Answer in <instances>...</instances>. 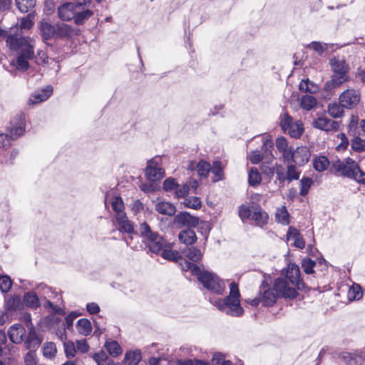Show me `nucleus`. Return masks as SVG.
Returning <instances> with one entry per match:
<instances>
[{
	"instance_id": "obj_1",
	"label": "nucleus",
	"mask_w": 365,
	"mask_h": 365,
	"mask_svg": "<svg viewBox=\"0 0 365 365\" xmlns=\"http://www.w3.org/2000/svg\"><path fill=\"white\" fill-rule=\"evenodd\" d=\"M7 46L11 50L20 51L10 65L17 71L25 72L29 68V61L34 58L35 41L27 36L9 37Z\"/></svg>"
},
{
	"instance_id": "obj_2",
	"label": "nucleus",
	"mask_w": 365,
	"mask_h": 365,
	"mask_svg": "<svg viewBox=\"0 0 365 365\" xmlns=\"http://www.w3.org/2000/svg\"><path fill=\"white\" fill-rule=\"evenodd\" d=\"M181 266L183 271H190L193 275L197 276L199 282L207 289L218 294L224 292L225 283L215 274L201 269L197 264L187 260H184Z\"/></svg>"
},
{
	"instance_id": "obj_3",
	"label": "nucleus",
	"mask_w": 365,
	"mask_h": 365,
	"mask_svg": "<svg viewBox=\"0 0 365 365\" xmlns=\"http://www.w3.org/2000/svg\"><path fill=\"white\" fill-rule=\"evenodd\" d=\"M240 292L238 285L232 282L230 284V294L223 299H218L215 305L217 309L233 317H240L244 313L243 308L240 306Z\"/></svg>"
},
{
	"instance_id": "obj_4",
	"label": "nucleus",
	"mask_w": 365,
	"mask_h": 365,
	"mask_svg": "<svg viewBox=\"0 0 365 365\" xmlns=\"http://www.w3.org/2000/svg\"><path fill=\"white\" fill-rule=\"evenodd\" d=\"M329 63L333 74L331 79L327 81L324 86V91L328 92L339 87L350 79L349 76V66L344 60L334 58L330 59Z\"/></svg>"
},
{
	"instance_id": "obj_5",
	"label": "nucleus",
	"mask_w": 365,
	"mask_h": 365,
	"mask_svg": "<svg viewBox=\"0 0 365 365\" xmlns=\"http://www.w3.org/2000/svg\"><path fill=\"white\" fill-rule=\"evenodd\" d=\"M139 232L143 242L150 252L158 254L164 249L165 241L157 232L153 231L148 223H140Z\"/></svg>"
},
{
	"instance_id": "obj_6",
	"label": "nucleus",
	"mask_w": 365,
	"mask_h": 365,
	"mask_svg": "<svg viewBox=\"0 0 365 365\" xmlns=\"http://www.w3.org/2000/svg\"><path fill=\"white\" fill-rule=\"evenodd\" d=\"M273 288L278 297L294 299L297 295V287L292 286L289 281L283 277H278L274 281Z\"/></svg>"
},
{
	"instance_id": "obj_7",
	"label": "nucleus",
	"mask_w": 365,
	"mask_h": 365,
	"mask_svg": "<svg viewBox=\"0 0 365 365\" xmlns=\"http://www.w3.org/2000/svg\"><path fill=\"white\" fill-rule=\"evenodd\" d=\"M311 153L309 149L306 146H300L295 150L292 148L291 152L287 154V159L284 162L287 163H295L302 166L306 164L310 158Z\"/></svg>"
},
{
	"instance_id": "obj_8",
	"label": "nucleus",
	"mask_w": 365,
	"mask_h": 365,
	"mask_svg": "<svg viewBox=\"0 0 365 365\" xmlns=\"http://www.w3.org/2000/svg\"><path fill=\"white\" fill-rule=\"evenodd\" d=\"M339 359L347 365H360L365 362V348L354 352L341 351Z\"/></svg>"
},
{
	"instance_id": "obj_9",
	"label": "nucleus",
	"mask_w": 365,
	"mask_h": 365,
	"mask_svg": "<svg viewBox=\"0 0 365 365\" xmlns=\"http://www.w3.org/2000/svg\"><path fill=\"white\" fill-rule=\"evenodd\" d=\"M339 101L344 108L351 109L359 103L360 101V93L354 88L346 89L340 94Z\"/></svg>"
},
{
	"instance_id": "obj_10",
	"label": "nucleus",
	"mask_w": 365,
	"mask_h": 365,
	"mask_svg": "<svg viewBox=\"0 0 365 365\" xmlns=\"http://www.w3.org/2000/svg\"><path fill=\"white\" fill-rule=\"evenodd\" d=\"M159 160L158 158H155L148 161L145 175L150 181L158 180L164 176V170L159 166Z\"/></svg>"
},
{
	"instance_id": "obj_11",
	"label": "nucleus",
	"mask_w": 365,
	"mask_h": 365,
	"mask_svg": "<svg viewBox=\"0 0 365 365\" xmlns=\"http://www.w3.org/2000/svg\"><path fill=\"white\" fill-rule=\"evenodd\" d=\"M26 118L24 115L19 114L11 120L9 135L12 140L16 139L25 132Z\"/></svg>"
},
{
	"instance_id": "obj_12",
	"label": "nucleus",
	"mask_w": 365,
	"mask_h": 365,
	"mask_svg": "<svg viewBox=\"0 0 365 365\" xmlns=\"http://www.w3.org/2000/svg\"><path fill=\"white\" fill-rule=\"evenodd\" d=\"M357 163L350 158H346L344 161H337L334 163L335 170L340 175L352 178Z\"/></svg>"
},
{
	"instance_id": "obj_13",
	"label": "nucleus",
	"mask_w": 365,
	"mask_h": 365,
	"mask_svg": "<svg viewBox=\"0 0 365 365\" xmlns=\"http://www.w3.org/2000/svg\"><path fill=\"white\" fill-rule=\"evenodd\" d=\"M287 279L292 286H294L298 289L304 288V284L300 279L299 268L295 264H289L285 272V275L283 277Z\"/></svg>"
},
{
	"instance_id": "obj_14",
	"label": "nucleus",
	"mask_w": 365,
	"mask_h": 365,
	"mask_svg": "<svg viewBox=\"0 0 365 365\" xmlns=\"http://www.w3.org/2000/svg\"><path fill=\"white\" fill-rule=\"evenodd\" d=\"M313 126L316 128L324 130H337L339 127V123L337 121L332 120L326 116H320L313 121Z\"/></svg>"
},
{
	"instance_id": "obj_15",
	"label": "nucleus",
	"mask_w": 365,
	"mask_h": 365,
	"mask_svg": "<svg viewBox=\"0 0 365 365\" xmlns=\"http://www.w3.org/2000/svg\"><path fill=\"white\" fill-rule=\"evenodd\" d=\"M53 89L51 86H47L41 91L34 93L28 100L29 105H35L46 101L53 93Z\"/></svg>"
},
{
	"instance_id": "obj_16",
	"label": "nucleus",
	"mask_w": 365,
	"mask_h": 365,
	"mask_svg": "<svg viewBox=\"0 0 365 365\" xmlns=\"http://www.w3.org/2000/svg\"><path fill=\"white\" fill-rule=\"evenodd\" d=\"M77 5L74 2L65 3L58 9V15L62 21H69L75 17Z\"/></svg>"
},
{
	"instance_id": "obj_17",
	"label": "nucleus",
	"mask_w": 365,
	"mask_h": 365,
	"mask_svg": "<svg viewBox=\"0 0 365 365\" xmlns=\"http://www.w3.org/2000/svg\"><path fill=\"white\" fill-rule=\"evenodd\" d=\"M76 34L75 29L63 22L55 24V38H69Z\"/></svg>"
},
{
	"instance_id": "obj_18",
	"label": "nucleus",
	"mask_w": 365,
	"mask_h": 365,
	"mask_svg": "<svg viewBox=\"0 0 365 365\" xmlns=\"http://www.w3.org/2000/svg\"><path fill=\"white\" fill-rule=\"evenodd\" d=\"M8 335L13 343L19 344L24 340V337L26 335V330L22 325L15 324L9 328Z\"/></svg>"
},
{
	"instance_id": "obj_19",
	"label": "nucleus",
	"mask_w": 365,
	"mask_h": 365,
	"mask_svg": "<svg viewBox=\"0 0 365 365\" xmlns=\"http://www.w3.org/2000/svg\"><path fill=\"white\" fill-rule=\"evenodd\" d=\"M115 218L120 232H124L129 235L135 233L133 223L128 219L126 214H118Z\"/></svg>"
},
{
	"instance_id": "obj_20",
	"label": "nucleus",
	"mask_w": 365,
	"mask_h": 365,
	"mask_svg": "<svg viewBox=\"0 0 365 365\" xmlns=\"http://www.w3.org/2000/svg\"><path fill=\"white\" fill-rule=\"evenodd\" d=\"M175 222L179 225L187 227H196L199 222L197 217L190 215L188 212H181L175 217Z\"/></svg>"
},
{
	"instance_id": "obj_21",
	"label": "nucleus",
	"mask_w": 365,
	"mask_h": 365,
	"mask_svg": "<svg viewBox=\"0 0 365 365\" xmlns=\"http://www.w3.org/2000/svg\"><path fill=\"white\" fill-rule=\"evenodd\" d=\"M41 34L43 40L55 38V24L52 25L46 20H42L39 24Z\"/></svg>"
},
{
	"instance_id": "obj_22",
	"label": "nucleus",
	"mask_w": 365,
	"mask_h": 365,
	"mask_svg": "<svg viewBox=\"0 0 365 365\" xmlns=\"http://www.w3.org/2000/svg\"><path fill=\"white\" fill-rule=\"evenodd\" d=\"M287 240L294 241V245L299 249H303L305 246V242L304 241L299 232L293 227H289L287 234Z\"/></svg>"
},
{
	"instance_id": "obj_23",
	"label": "nucleus",
	"mask_w": 365,
	"mask_h": 365,
	"mask_svg": "<svg viewBox=\"0 0 365 365\" xmlns=\"http://www.w3.org/2000/svg\"><path fill=\"white\" fill-rule=\"evenodd\" d=\"M155 208V210L161 215L173 216L176 212L175 206L170 202H159L156 203Z\"/></svg>"
},
{
	"instance_id": "obj_24",
	"label": "nucleus",
	"mask_w": 365,
	"mask_h": 365,
	"mask_svg": "<svg viewBox=\"0 0 365 365\" xmlns=\"http://www.w3.org/2000/svg\"><path fill=\"white\" fill-rule=\"evenodd\" d=\"M252 219L256 225L262 227L267 223L268 215L259 207H253Z\"/></svg>"
},
{
	"instance_id": "obj_25",
	"label": "nucleus",
	"mask_w": 365,
	"mask_h": 365,
	"mask_svg": "<svg viewBox=\"0 0 365 365\" xmlns=\"http://www.w3.org/2000/svg\"><path fill=\"white\" fill-rule=\"evenodd\" d=\"M178 239L181 243L192 245L196 242L197 236L192 230L187 228L179 232Z\"/></svg>"
},
{
	"instance_id": "obj_26",
	"label": "nucleus",
	"mask_w": 365,
	"mask_h": 365,
	"mask_svg": "<svg viewBox=\"0 0 365 365\" xmlns=\"http://www.w3.org/2000/svg\"><path fill=\"white\" fill-rule=\"evenodd\" d=\"M41 343V338L33 328H30L27 339L25 341L26 348L29 349H34L38 347Z\"/></svg>"
},
{
	"instance_id": "obj_27",
	"label": "nucleus",
	"mask_w": 365,
	"mask_h": 365,
	"mask_svg": "<svg viewBox=\"0 0 365 365\" xmlns=\"http://www.w3.org/2000/svg\"><path fill=\"white\" fill-rule=\"evenodd\" d=\"M182 252L188 259L194 262H199L203 255L202 250L193 246L184 249Z\"/></svg>"
},
{
	"instance_id": "obj_28",
	"label": "nucleus",
	"mask_w": 365,
	"mask_h": 365,
	"mask_svg": "<svg viewBox=\"0 0 365 365\" xmlns=\"http://www.w3.org/2000/svg\"><path fill=\"white\" fill-rule=\"evenodd\" d=\"M279 297L277 292L273 289H267L264 291L263 294L261 297V302L264 306L269 307L272 306L277 300V298Z\"/></svg>"
},
{
	"instance_id": "obj_29",
	"label": "nucleus",
	"mask_w": 365,
	"mask_h": 365,
	"mask_svg": "<svg viewBox=\"0 0 365 365\" xmlns=\"http://www.w3.org/2000/svg\"><path fill=\"white\" fill-rule=\"evenodd\" d=\"M74 21L76 24H82L83 22L93 15V12L89 9H84L81 5H77L75 12Z\"/></svg>"
},
{
	"instance_id": "obj_30",
	"label": "nucleus",
	"mask_w": 365,
	"mask_h": 365,
	"mask_svg": "<svg viewBox=\"0 0 365 365\" xmlns=\"http://www.w3.org/2000/svg\"><path fill=\"white\" fill-rule=\"evenodd\" d=\"M105 349L113 357H117L123 353V349L120 344L114 340L108 339L104 345Z\"/></svg>"
},
{
	"instance_id": "obj_31",
	"label": "nucleus",
	"mask_w": 365,
	"mask_h": 365,
	"mask_svg": "<svg viewBox=\"0 0 365 365\" xmlns=\"http://www.w3.org/2000/svg\"><path fill=\"white\" fill-rule=\"evenodd\" d=\"M195 168V163L193 162L190 163L188 169L194 170ZM196 168L198 175L200 177H207L208 173L210 172V164L205 160H200L197 165Z\"/></svg>"
},
{
	"instance_id": "obj_32",
	"label": "nucleus",
	"mask_w": 365,
	"mask_h": 365,
	"mask_svg": "<svg viewBox=\"0 0 365 365\" xmlns=\"http://www.w3.org/2000/svg\"><path fill=\"white\" fill-rule=\"evenodd\" d=\"M141 359L142 354L139 349L127 351L125 354V361L128 365H138Z\"/></svg>"
},
{
	"instance_id": "obj_33",
	"label": "nucleus",
	"mask_w": 365,
	"mask_h": 365,
	"mask_svg": "<svg viewBox=\"0 0 365 365\" xmlns=\"http://www.w3.org/2000/svg\"><path fill=\"white\" fill-rule=\"evenodd\" d=\"M76 329L79 334L88 336L92 331L91 323L87 319H81L77 322Z\"/></svg>"
},
{
	"instance_id": "obj_34",
	"label": "nucleus",
	"mask_w": 365,
	"mask_h": 365,
	"mask_svg": "<svg viewBox=\"0 0 365 365\" xmlns=\"http://www.w3.org/2000/svg\"><path fill=\"white\" fill-rule=\"evenodd\" d=\"M276 147L277 150L282 154L284 161L287 159V154H289L292 148L288 147L287 141L284 137L278 138L276 140Z\"/></svg>"
},
{
	"instance_id": "obj_35",
	"label": "nucleus",
	"mask_w": 365,
	"mask_h": 365,
	"mask_svg": "<svg viewBox=\"0 0 365 365\" xmlns=\"http://www.w3.org/2000/svg\"><path fill=\"white\" fill-rule=\"evenodd\" d=\"M344 106L339 102L332 103L328 106V113L333 118H338L344 115Z\"/></svg>"
},
{
	"instance_id": "obj_36",
	"label": "nucleus",
	"mask_w": 365,
	"mask_h": 365,
	"mask_svg": "<svg viewBox=\"0 0 365 365\" xmlns=\"http://www.w3.org/2000/svg\"><path fill=\"white\" fill-rule=\"evenodd\" d=\"M24 301L26 306L31 308H37L40 306L39 299L36 294L34 292L25 293L24 296Z\"/></svg>"
},
{
	"instance_id": "obj_37",
	"label": "nucleus",
	"mask_w": 365,
	"mask_h": 365,
	"mask_svg": "<svg viewBox=\"0 0 365 365\" xmlns=\"http://www.w3.org/2000/svg\"><path fill=\"white\" fill-rule=\"evenodd\" d=\"M317 101L314 96L305 95L301 98L300 106L306 110H310L317 105Z\"/></svg>"
},
{
	"instance_id": "obj_38",
	"label": "nucleus",
	"mask_w": 365,
	"mask_h": 365,
	"mask_svg": "<svg viewBox=\"0 0 365 365\" xmlns=\"http://www.w3.org/2000/svg\"><path fill=\"white\" fill-rule=\"evenodd\" d=\"M303 130L302 123L300 121H297L294 122L292 125L287 129L286 133L290 135V136L297 138L302 135Z\"/></svg>"
},
{
	"instance_id": "obj_39",
	"label": "nucleus",
	"mask_w": 365,
	"mask_h": 365,
	"mask_svg": "<svg viewBox=\"0 0 365 365\" xmlns=\"http://www.w3.org/2000/svg\"><path fill=\"white\" fill-rule=\"evenodd\" d=\"M329 165V161L325 156H319L314 158L313 166L314 169L319 172L327 170Z\"/></svg>"
},
{
	"instance_id": "obj_40",
	"label": "nucleus",
	"mask_w": 365,
	"mask_h": 365,
	"mask_svg": "<svg viewBox=\"0 0 365 365\" xmlns=\"http://www.w3.org/2000/svg\"><path fill=\"white\" fill-rule=\"evenodd\" d=\"M299 89L302 92L316 93L318 91V87L314 83L307 78L300 82Z\"/></svg>"
},
{
	"instance_id": "obj_41",
	"label": "nucleus",
	"mask_w": 365,
	"mask_h": 365,
	"mask_svg": "<svg viewBox=\"0 0 365 365\" xmlns=\"http://www.w3.org/2000/svg\"><path fill=\"white\" fill-rule=\"evenodd\" d=\"M275 217L277 221L282 225H288L289 223V215L284 206L277 210Z\"/></svg>"
},
{
	"instance_id": "obj_42",
	"label": "nucleus",
	"mask_w": 365,
	"mask_h": 365,
	"mask_svg": "<svg viewBox=\"0 0 365 365\" xmlns=\"http://www.w3.org/2000/svg\"><path fill=\"white\" fill-rule=\"evenodd\" d=\"M16 5L21 13H26L34 7L35 0H15Z\"/></svg>"
},
{
	"instance_id": "obj_43",
	"label": "nucleus",
	"mask_w": 365,
	"mask_h": 365,
	"mask_svg": "<svg viewBox=\"0 0 365 365\" xmlns=\"http://www.w3.org/2000/svg\"><path fill=\"white\" fill-rule=\"evenodd\" d=\"M262 178L256 168H252L248 173V182L250 185L255 186L261 182Z\"/></svg>"
},
{
	"instance_id": "obj_44",
	"label": "nucleus",
	"mask_w": 365,
	"mask_h": 365,
	"mask_svg": "<svg viewBox=\"0 0 365 365\" xmlns=\"http://www.w3.org/2000/svg\"><path fill=\"white\" fill-rule=\"evenodd\" d=\"M210 171L214 175L213 182H217L222 179L223 172L222 168V163L220 161H215L213 163L212 167H210Z\"/></svg>"
},
{
	"instance_id": "obj_45",
	"label": "nucleus",
	"mask_w": 365,
	"mask_h": 365,
	"mask_svg": "<svg viewBox=\"0 0 365 365\" xmlns=\"http://www.w3.org/2000/svg\"><path fill=\"white\" fill-rule=\"evenodd\" d=\"M287 180L290 182L298 180L300 175V171L297 170L296 165L292 163H287Z\"/></svg>"
},
{
	"instance_id": "obj_46",
	"label": "nucleus",
	"mask_w": 365,
	"mask_h": 365,
	"mask_svg": "<svg viewBox=\"0 0 365 365\" xmlns=\"http://www.w3.org/2000/svg\"><path fill=\"white\" fill-rule=\"evenodd\" d=\"M111 206L115 212V217L118 214H125L124 212V204L120 197L116 196L111 201Z\"/></svg>"
},
{
	"instance_id": "obj_47",
	"label": "nucleus",
	"mask_w": 365,
	"mask_h": 365,
	"mask_svg": "<svg viewBox=\"0 0 365 365\" xmlns=\"http://www.w3.org/2000/svg\"><path fill=\"white\" fill-rule=\"evenodd\" d=\"M6 309L8 311H16L21 308V302L19 297L15 296L6 301Z\"/></svg>"
},
{
	"instance_id": "obj_48",
	"label": "nucleus",
	"mask_w": 365,
	"mask_h": 365,
	"mask_svg": "<svg viewBox=\"0 0 365 365\" xmlns=\"http://www.w3.org/2000/svg\"><path fill=\"white\" fill-rule=\"evenodd\" d=\"M309 48L314 50L318 54L322 55L323 53L328 50V44L319 42V41H312L307 46Z\"/></svg>"
},
{
	"instance_id": "obj_49",
	"label": "nucleus",
	"mask_w": 365,
	"mask_h": 365,
	"mask_svg": "<svg viewBox=\"0 0 365 365\" xmlns=\"http://www.w3.org/2000/svg\"><path fill=\"white\" fill-rule=\"evenodd\" d=\"M56 354V347L54 343L48 342L43 346V354L45 357L51 359Z\"/></svg>"
},
{
	"instance_id": "obj_50",
	"label": "nucleus",
	"mask_w": 365,
	"mask_h": 365,
	"mask_svg": "<svg viewBox=\"0 0 365 365\" xmlns=\"http://www.w3.org/2000/svg\"><path fill=\"white\" fill-rule=\"evenodd\" d=\"M273 148V144L270 140H265L262 145V149L264 150V158L268 162L272 161L274 156L272 153V149Z\"/></svg>"
},
{
	"instance_id": "obj_51",
	"label": "nucleus",
	"mask_w": 365,
	"mask_h": 365,
	"mask_svg": "<svg viewBox=\"0 0 365 365\" xmlns=\"http://www.w3.org/2000/svg\"><path fill=\"white\" fill-rule=\"evenodd\" d=\"M162 256L163 258L170 261H178L181 259L180 254L178 251L172 250L163 249Z\"/></svg>"
},
{
	"instance_id": "obj_52",
	"label": "nucleus",
	"mask_w": 365,
	"mask_h": 365,
	"mask_svg": "<svg viewBox=\"0 0 365 365\" xmlns=\"http://www.w3.org/2000/svg\"><path fill=\"white\" fill-rule=\"evenodd\" d=\"M312 184V180L309 178H302L300 180V195L302 196H305Z\"/></svg>"
},
{
	"instance_id": "obj_53",
	"label": "nucleus",
	"mask_w": 365,
	"mask_h": 365,
	"mask_svg": "<svg viewBox=\"0 0 365 365\" xmlns=\"http://www.w3.org/2000/svg\"><path fill=\"white\" fill-rule=\"evenodd\" d=\"M184 204L186 207L197 210L201 207V200L199 197H192L185 198Z\"/></svg>"
},
{
	"instance_id": "obj_54",
	"label": "nucleus",
	"mask_w": 365,
	"mask_h": 365,
	"mask_svg": "<svg viewBox=\"0 0 365 365\" xmlns=\"http://www.w3.org/2000/svg\"><path fill=\"white\" fill-rule=\"evenodd\" d=\"M11 280L7 275L0 277V290L2 292H8L11 287Z\"/></svg>"
},
{
	"instance_id": "obj_55",
	"label": "nucleus",
	"mask_w": 365,
	"mask_h": 365,
	"mask_svg": "<svg viewBox=\"0 0 365 365\" xmlns=\"http://www.w3.org/2000/svg\"><path fill=\"white\" fill-rule=\"evenodd\" d=\"M189 192V187L187 184L177 185L175 190V195L178 198L185 197Z\"/></svg>"
},
{
	"instance_id": "obj_56",
	"label": "nucleus",
	"mask_w": 365,
	"mask_h": 365,
	"mask_svg": "<svg viewBox=\"0 0 365 365\" xmlns=\"http://www.w3.org/2000/svg\"><path fill=\"white\" fill-rule=\"evenodd\" d=\"M315 262L309 258H305L302 260V266L307 274H312L314 272V267L315 266Z\"/></svg>"
},
{
	"instance_id": "obj_57",
	"label": "nucleus",
	"mask_w": 365,
	"mask_h": 365,
	"mask_svg": "<svg viewBox=\"0 0 365 365\" xmlns=\"http://www.w3.org/2000/svg\"><path fill=\"white\" fill-rule=\"evenodd\" d=\"M293 123L294 122L292 120V118L290 115H289L288 113H284L281 115L280 124H281L282 128L284 133L287 132V129L289 127H290V125H292Z\"/></svg>"
},
{
	"instance_id": "obj_58",
	"label": "nucleus",
	"mask_w": 365,
	"mask_h": 365,
	"mask_svg": "<svg viewBox=\"0 0 365 365\" xmlns=\"http://www.w3.org/2000/svg\"><path fill=\"white\" fill-rule=\"evenodd\" d=\"M64 351L68 358H72L75 356L76 350L74 344L72 341H66L63 343Z\"/></svg>"
},
{
	"instance_id": "obj_59",
	"label": "nucleus",
	"mask_w": 365,
	"mask_h": 365,
	"mask_svg": "<svg viewBox=\"0 0 365 365\" xmlns=\"http://www.w3.org/2000/svg\"><path fill=\"white\" fill-rule=\"evenodd\" d=\"M351 148L357 152L363 151L365 149V141L360 138H355L352 140Z\"/></svg>"
},
{
	"instance_id": "obj_60",
	"label": "nucleus",
	"mask_w": 365,
	"mask_h": 365,
	"mask_svg": "<svg viewBox=\"0 0 365 365\" xmlns=\"http://www.w3.org/2000/svg\"><path fill=\"white\" fill-rule=\"evenodd\" d=\"M252 211L249 207L242 205L239 207V216L242 220L244 221L245 220L249 219L252 217Z\"/></svg>"
},
{
	"instance_id": "obj_61",
	"label": "nucleus",
	"mask_w": 365,
	"mask_h": 365,
	"mask_svg": "<svg viewBox=\"0 0 365 365\" xmlns=\"http://www.w3.org/2000/svg\"><path fill=\"white\" fill-rule=\"evenodd\" d=\"M348 296L351 299H359L362 297V292L361 291V287L359 286L353 287L349 289L348 292Z\"/></svg>"
},
{
	"instance_id": "obj_62",
	"label": "nucleus",
	"mask_w": 365,
	"mask_h": 365,
	"mask_svg": "<svg viewBox=\"0 0 365 365\" xmlns=\"http://www.w3.org/2000/svg\"><path fill=\"white\" fill-rule=\"evenodd\" d=\"M177 185L178 183L175 182V180L174 178H169L164 181L163 189L166 192L175 190Z\"/></svg>"
},
{
	"instance_id": "obj_63",
	"label": "nucleus",
	"mask_w": 365,
	"mask_h": 365,
	"mask_svg": "<svg viewBox=\"0 0 365 365\" xmlns=\"http://www.w3.org/2000/svg\"><path fill=\"white\" fill-rule=\"evenodd\" d=\"M356 180L357 182L365 184V173H364L357 165L355 170L354 175H352V178Z\"/></svg>"
},
{
	"instance_id": "obj_64",
	"label": "nucleus",
	"mask_w": 365,
	"mask_h": 365,
	"mask_svg": "<svg viewBox=\"0 0 365 365\" xmlns=\"http://www.w3.org/2000/svg\"><path fill=\"white\" fill-rule=\"evenodd\" d=\"M11 138L9 134L0 133V148H6L11 145Z\"/></svg>"
}]
</instances>
